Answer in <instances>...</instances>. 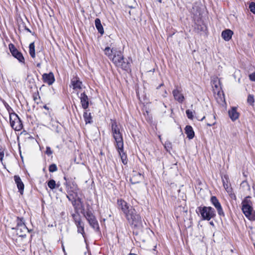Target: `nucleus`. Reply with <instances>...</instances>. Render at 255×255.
<instances>
[{
    "label": "nucleus",
    "instance_id": "obj_4",
    "mask_svg": "<svg viewBox=\"0 0 255 255\" xmlns=\"http://www.w3.org/2000/svg\"><path fill=\"white\" fill-rule=\"evenodd\" d=\"M16 226L15 227L12 228V230H16V234L21 238H25L26 233H29L30 231L27 228L25 224V221L23 217H17L16 220Z\"/></svg>",
    "mask_w": 255,
    "mask_h": 255
},
{
    "label": "nucleus",
    "instance_id": "obj_34",
    "mask_svg": "<svg viewBox=\"0 0 255 255\" xmlns=\"http://www.w3.org/2000/svg\"><path fill=\"white\" fill-rule=\"evenodd\" d=\"M57 170V167L55 164H52L49 167V171L50 172H54Z\"/></svg>",
    "mask_w": 255,
    "mask_h": 255
},
{
    "label": "nucleus",
    "instance_id": "obj_28",
    "mask_svg": "<svg viewBox=\"0 0 255 255\" xmlns=\"http://www.w3.org/2000/svg\"><path fill=\"white\" fill-rule=\"evenodd\" d=\"M77 227V232L79 233H81L83 235L84 234V224L82 222L80 223V225H76Z\"/></svg>",
    "mask_w": 255,
    "mask_h": 255
},
{
    "label": "nucleus",
    "instance_id": "obj_52",
    "mask_svg": "<svg viewBox=\"0 0 255 255\" xmlns=\"http://www.w3.org/2000/svg\"><path fill=\"white\" fill-rule=\"evenodd\" d=\"M210 224L211 225H212V226H214V223H213V222H210Z\"/></svg>",
    "mask_w": 255,
    "mask_h": 255
},
{
    "label": "nucleus",
    "instance_id": "obj_10",
    "mask_svg": "<svg viewBox=\"0 0 255 255\" xmlns=\"http://www.w3.org/2000/svg\"><path fill=\"white\" fill-rule=\"evenodd\" d=\"M82 83L77 78H74L71 81V86L73 87L74 91L73 93L80 96H86L85 91L82 90Z\"/></svg>",
    "mask_w": 255,
    "mask_h": 255
},
{
    "label": "nucleus",
    "instance_id": "obj_36",
    "mask_svg": "<svg viewBox=\"0 0 255 255\" xmlns=\"http://www.w3.org/2000/svg\"><path fill=\"white\" fill-rule=\"evenodd\" d=\"M186 114L187 116L188 119H191V120L193 119V113L191 111H190L189 110H187L186 111Z\"/></svg>",
    "mask_w": 255,
    "mask_h": 255
},
{
    "label": "nucleus",
    "instance_id": "obj_25",
    "mask_svg": "<svg viewBox=\"0 0 255 255\" xmlns=\"http://www.w3.org/2000/svg\"><path fill=\"white\" fill-rule=\"evenodd\" d=\"M29 52L30 55L32 58H35V45H34V42H32L29 44Z\"/></svg>",
    "mask_w": 255,
    "mask_h": 255
},
{
    "label": "nucleus",
    "instance_id": "obj_32",
    "mask_svg": "<svg viewBox=\"0 0 255 255\" xmlns=\"http://www.w3.org/2000/svg\"><path fill=\"white\" fill-rule=\"evenodd\" d=\"M78 206H81V208H82V211H83V209H84V205H83V202L82 201V199L80 198H78L77 199V200H76V206H74V207L76 209L77 208V207Z\"/></svg>",
    "mask_w": 255,
    "mask_h": 255
},
{
    "label": "nucleus",
    "instance_id": "obj_53",
    "mask_svg": "<svg viewBox=\"0 0 255 255\" xmlns=\"http://www.w3.org/2000/svg\"><path fill=\"white\" fill-rule=\"evenodd\" d=\"M205 118V116H204L201 120H200V121H202Z\"/></svg>",
    "mask_w": 255,
    "mask_h": 255
},
{
    "label": "nucleus",
    "instance_id": "obj_35",
    "mask_svg": "<svg viewBox=\"0 0 255 255\" xmlns=\"http://www.w3.org/2000/svg\"><path fill=\"white\" fill-rule=\"evenodd\" d=\"M250 11L254 14H255V2H252L249 5Z\"/></svg>",
    "mask_w": 255,
    "mask_h": 255
},
{
    "label": "nucleus",
    "instance_id": "obj_47",
    "mask_svg": "<svg viewBox=\"0 0 255 255\" xmlns=\"http://www.w3.org/2000/svg\"><path fill=\"white\" fill-rule=\"evenodd\" d=\"M43 108L45 110H49V108L46 105L43 106Z\"/></svg>",
    "mask_w": 255,
    "mask_h": 255
},
{
    "label": "nucleus",
    "instance_id": "obj_6",
    "mask_svg": "<svg viewBox=\"0 0 255 255\" xmlns=\"http://www.w3.org/2000/svg\"><path fill=\"white\" fill-rule=\"evenodd\" d=\"M204 220L209 221L216 216L215 211L211 207H199L198 211Z\"/></svg>",
    "mask_w": 255,
    "mask_h": 255
},
{
    "label": "nucleus",
    "instance_id": "obj_16",
    "mask_svg": "<svg viewBox=\"0 0 255 255\" xmlns=\"http://www.w3.org/2000/svg\"><path fill=\"white\" fill-rule=\"evenodd\" d=\"M118 208L121 209L125 214L129 208L128 204L124 200L121 199L117 201Z\"/></svg>",
    "mask_w": 255,
    "mask_h": 255
},
{
    "label": "nucleus",
    "instance_id": "obj_26",
    "mask_svg": "<svg viewBox=\"0 0 255 255\" xmlns=\"http://www.w3.org/2000/svg\"><path fill=\"white\" fill-rule=\"evenodd\" d=\"M67 198L68 200L71 202L73 206H76V200L73 194L69 193L66 195Z\"/></svg>",
    "mask_w": 255,
    "mask_h": 255
},
{
    "label": "nucleus",
    "instance_id": "obj_42",
    "mask_svg": "<svg viewBox=\"0 0 255 255\" xmlns=\"http://www.w3.org/2000/svg\"><path fill=\"white\" fill-rule=\"evenodd\" d=\"M224 188L228 193H230L232 191V188L230 187V185H226V186L224 187Z\"/></svg>",
    "mask_w": 255,
    "mask_h": 255
},
{
    "label": "nucleus",
    "instance_id": "obj_44",
    "mask_svg": "<svg viewBox=\"0 0 255 255\" xmlns=\"http://www.w3.org/2000/svg\"><path fill=\"white\" fill-rule=\"evenodd\" d=\"M40 98V97H33V100L35 102L37 103V104H38Z\"/></svg>",
    "mask_w": 255,
    "mask_h": 255
},
{
    "label": "nucleus",
    "instance_id": "obj_19",
    "mask_svg": "<svg viewBox=\"0 0 255 255\" xmlns=\"http://www.w3.org/2000/svg\"><path fill=\"white\" fill-rule=\"evenodd\" d=\"M185 132L187 135V137L190 139H192L194 137V131L191 126L187 125L185 127Z\"/></svg>",
    "mask_w": 255,
    "mask_h": 255
},
{
    "label": "nucleus",
    "instance_id": "obj_46",
    "mask_svg": "<svg viewBox=\"0 0 255 255\" xmlns=\"http://www.w3.org/2000/svg\"><path fill=\"white\" fill-rule=\"evenodd\" d=\"M184 99V97H183V96L178 97V100L180 102H182Z\"/></svg>",
    "mask_w": 255,
    "mask_h": 255
},
{
    "label": "nucleus",
    "instance_id": "obj_56",
    "mask_svg": "<svg viewBox=\"0 0 255 255\" xmlns=\"http://www.w3.org/2000/svg\"><path fill=\"white\" fill-rule=\"evenodd\" d=\"M64 179H65V180H66V177H64Z\"/></svg>",
    "mask_w": 255,
    "mask_h": 255
},
{
    "label": "nucleus",
    "instance_id": "obj_17",
    "mask_svg": "<svg viewBox=\"0 0 255 255\" xmlns=\"http://www.w3.org/2000/svg\"><path fill=\"white\" fill-rule=\"evenodd\" d=\"M42 78L44 82L47 83L48 85H51L55 80L54 75L52 72L48 74H44L42 75Z\"/></svg>",
    "mask_w": 255,
    "mask_h": 255
},
{
    "label": "nucleus",
    "instance_id": "obj_11",
    "mask_svg": "<svg viewBox=\"0 0 255 255\" xmlns=\"http://www.w3.org/2000/svg\"><path fill=\"white\" fill-rule=\"evenodd\" d=\"M8 46L9 50L12 56L16 58L19 62L24 63V58L22 53L18 51L13 44L11 43L9 44Z\"/></svg>",
    "mask_w": 255,
    "mask_h": 255
},
{
    "label": "nucleus",
    "instance_id": "obj_14",
    "mask_svg": "<svg viewBox=\"0 0 255 255\" xmlns=\"http://www.w3.org/2000/svg\"><path fill=\"white\" fill-rule=\"evenodd\" d=\"M14 180L18 189V191L21 195H22L24 191V185L23 183L22 182L21 178L18 175H14Z\"/></svg>",
    "mask_w": 255,
    "mask_h": 255
},
{
    "label": "nucleus",
    "instance_id": "obj_5",
    "mask_svg": "<svg viewBox=\"0 0 255 255\" xmlns=\"http://www.w3.org/2000/svg\"><path fill=\"white\" fill-rule=\"evenodd\" d=\"M112 60L116 66L120 67L124 70H126L129 67L128 62L125 61L124 56L120 51L115 52Z\"/></svg>",
    "mask_w": 255,
    "mask_h": 255
},
{
    "label": "nucleus",
    "instance_id": "obj_20",
    "mask_svg": "<svg viewBox=\"0 0 255 255\" xmlns=\"http://www.w3.org/2000/svg\"><path fill=\"white\" fill-rule=\"evenodd\" d=\"M118 152L121 156L122 162L124 164L126 165L128 163L127 156L124 152V145L123 146V149L121 151L118 148H117Z\"/></svg>",
    "mask_w": 255,
    "mask_h": 255
},
{
    "label": "nucleus",
    "instance_id": "obj_50",
    "mask_svg": "<svg viewBox=\"0 0 255 255\" xmlns=\"http://www.w3.org/2000/svg\"><path fill=\"white\" fill-rule=\"evenodd\" d=\"M219 97L221 98V100H223L222 99H223L224 102H225V96H223V97Z\"/></svg>",
    "mask_w": 255,
    "mask_h": 255
},
{
    "label": "nucleus",
    "instance_id": "obj_54",
    "mask_svg": "<svg viewBox=\"0 0 255 255\" xmlns=\"http://www.w3.org/2000/svg\"><path fill=\"white\" fill-rule=\"evenodd\" d=\"M163 85V84H161L160 85H159V87H161Z\"/></svg>",
    "mask_w": 255,
    "mask_h": 255
},
{
    "label": "nucleus",
    "instance_id": "obj_33",
    "mask_svg": "<svg viewBox=\"0 0 255 255\" xmlns=\"http://www.w3.org/2000/svg\"><path fill=\"white\" fill-rule=\"evenodd\" d=\"M222 179L224 187H226V185H229L228 184L229 178L227 175H225L223 177H222Z\"/></svg>",
    "mask_w": 255,
    "mask_h": 255
},
{
    "label": "nucleus",
    "instance_id": "obj_12",
    "mask_svg": "<svg viewBox=\"0 0 255 255\" xmlns=\"http://www.w3.org/2000/svg\"><path fill=\"white\" fill-rule=\"evenodd\" d=\"M210 200L212 204L216 208L219 215L224 216L225 215L222 207L217 197L216 196H212Z\"/></svg>",
    "mask_w": 255,
    "mask_h": 255
},
{
    "label": "nucleus",
    "instance_id": "obj_23",
    "mask_svg": "<svg viewBox=\"0 0 255 255\" xmlns=\"http://www.w3.org/2000/svg\"><path fill=\"white\" fill-rule=\"evenodd\" d=\"M83 118L86 124H91L93 122L91 114L90 113H88L87 111L84 112L83 114Z\"/></svg>",
    "mask_w": 255,
    "mask_h": 255
},
{
    "label": "nucleus",
    "instance_id": "obj_1",
    "mask_svg": "<svg viewBox=\"0 0 255 255\" xmlns=\"http://www.w3.org/2000/svg\"><path fill=\"white\" fill-rule=\"evenodd\" d=\"M124 214L129 223L135 227L139 229L143 227L140 216L137 214L136 210L132 207H130Z\"/></svg>",
    "mask_w": 255,
    "mask_h": 255
},
{
    "label": "nucleus",
    "instance_id": "obj_51",
    "mask_svg": "<svg viewBox=\"0 0 255 255\" xmlns=\"http://www.w3.org/2000/svg\"><path fill=\"white\" fill-rule=\"evenodd\" d=\"M253 189H254V196L255 197V186H253Z\"/></svg>",
    "mask_w": 255,
    "mask_h": 255
},
{
    "label": "nucleus",
    "instance_id": "obj_24",
    "mask_svg": "<svg viewBox=\"0 0 255 255\" xmlns=\"http://www.w3.org/2000/svg\"><path fill=\"white\" fill-rule=\"evenodd\" d=\"M80 99L82 108L85 110L88 109L89 105L88 97H81Z\"/></svg>",
    "mask_w": 255,
    "mask_h": 255
},
{
    "label": "nucleus",
    "instance_id": "obj_48",
    "mask_svg": "<svg viewBox=\"0 0 255 255\" xmlns=\"http://www.w3.org/2000/svg\"><path fill=\"white\" fill-rule=\"evenodd\" d=\"M25 29L26 30H27L28 32H29L30 33H31V30L28 28H27L26 27H25Z\"/></svg>",
    "mask_w": 255,
    "mask_h": 255
},
{
    "label": "nucleus",
    "instance_id": "obj_13",
    "mask_svg": "<svg viewBox=\"0 0 255 255\" xmlns=\"http://www.w3.org/2000/svg\"><path fill=\"white\" fill-rule=\"evenodd\" d=\"M228 114L231 120L234 122L239 119L240 114L237 112V108L233 107L228 111Z\"/></svg>",
    "mask_w": 255,
    "mask_h": 255
},
{
    "label": "nucleus",
    "instance_id": "obj_41",
    "mask_svg": "<svg viewBox=\"0 0 255 255\" xmlns=\"http://www.w3.org/2000/svg\"><path fill=\"white\" fill-rule=\"evenodd\" d=\"M213 120H214V121L213 122H212V123H207V125L208 126H209V127H211V126H214V125L216 124V122H215V120H216V116H215V115H214V116H213Z\"/></svg>",
    "mask_w": 255,
    "mask_h": 255
},
{
    "label": "nucleus",
    "instance_id": "obj_40",
    "mask_svg": "<svg viewBox=\"0 0 255 255\" xmlns=\"http://www.w3.org/2000/svg\"><path fill=\"white\" fill-rule=\"evenodd\" d=\"M52 153L53 152L51 149V148L49 146H47L46 149V154H47L48 155H50L52 154Z\"/></svg>",
    "mask_w": 255,
    "mask_h": 255
},
{
    "label": "nucleus",
    "instance_id": "obj_15",
    "mask_svg": "<svg viewBox=\"0 0 255 255\" xmlns=\"http://www.w3.org/2000/svg\"><path fill=\"white\" fill-rule=\"evenodd\" d=\"M142 176L141 174L138 172H133L131 176L130 177V182L132 184H135L140 182L142 180Z\"/></svg>",
    "mask_w": 255,
    "mask_h": 255
},
{
    "label": "nucleus",
    "instance_id": "obj_37",
    "mask_svg": "<svg viewBox=\"0 0 255 255\" xmlns=\"http://www.w3.org/2000/svg\"><path fill=\"white\" fill-rule=\"evenodd\" d=\"M248 97V99H247L248 103L251 105H253V104L255 102V100H254V97Z\"/></svg>",
    "mask_w": 255,
    "mask_h": 255
},
{
    "label": "nucleus",
    "instance_id": "obj_7",
    "mask_svg": "<svg viewBox=\"0 0 255 255\" xmlns=\"http://www.w3.org/2000/svg\"><path fill=\"white\" fill-rule=\"evenodd\" d=\"M81 213L84 215L92 228L96 231L99 230V226L98 221L91 211L88 210V211L85 212V209H83V211H81Z\"/></svg>",
    "mask_w": 255,
    "mask_h": 255
},
{
    "label": "nucleus",
    "instance_id": "obj_29",
    "mask_svg": "<svg viewBox=\"0 0 255 255\" xmlns=\"http://www.w3.org/2000/svg\"><path fill=\"white\" fill-rule=\"evenodd\" d=\"M241 187L242 188L245 190H250V186L248 183V182L246 181H243L241 183Z\"/></svg>",
    "mask_w": 255,
    "mask_h": 255
},
{
    "label": "nucleus",
    "instance_id": "obj_8",
    "mask_svg": "<svg viewBox=\"0 0 255 255\" xmlns=\"http://www.w3.org/2000/svg\"><path fill=\"white\" fill-rule=\"evenodd\" d=\"M9 121L10 126L14 130L20 131L22 128V121L16 114H10Z\"/></svg>",
    "mask_w": 255,
    "mask_h": 255
},
{
    "label": "nucleus",
    "instance_id": "obj_2",
    "mask_svg": "<svg viewBox=\"0 0 255 255\" xmlns=\"http://www.w3.org/2000/svg\"><path fill=\"white\" fill-rule=\"evenodd\" d=\"M111 128L113 135L116 141V148L121 151L123 149L124 141L122 134L120 131V126L115 121L111 120Z\"/></svg>",
    "mask_w": 255,
    "mask_h": 255
},
{
    "label": "nucleus",
    "instance_id": "obj_38",
    "mask_svg": "<svg viewBox=\"0 0 255 255\" xmlns=\"http://www.w3.org/2000/svg\"><path fill=\"white\" fill-rule=\"evenodd\" d=\"M173 96H178L179 95V96H182V94H180V91L177 88L176 89H175L173 91Z\"/></svg>",
    "mask_w": 255,
    "mask_h": 255
},
{
    "label": "nucleus",
    "instance_id": "obj_39",
    "mask_svg": "<svg viewBox=\"0 0 255 255\" xmlns=\"http://www.w3.org/2000/svg\"><path fill=\"white\" fill-rule=\"evenodd\" d=\"M249 77L251 81L255 82V71L253 73L250 74Z\"/></svg>",
    "mask_w": 255,
    "mask_h": 255
},
{
    "label": "nucleus",
    "instance_id": "obj_43",
    "mask_svg": "<svg viewBox=\"0 0 255 255\" xmlns=\"http://www.w3.org/2000/svg\"><path fill=\"white\" fill-rule=\"evenodd\" d=\"M3 156H4V151L0 147V160L1 161H2Z\"/></svg>",
    "mask_w": 255,
    "mask_h": 255
},
{
    "label": "nucleus",
    "instance_id": "obj_55",
    "mask_svg": "<svg viewBox=\"0 0 255 255\" xmlns=\"http://www.w3.org/2000/svg\"><path fill=\"white\" fill-rule=\"evenodd\" d=\"M159 2L160 3L162 2V0H159Z\"/></svg>",
    "mask_w": 255,
    "mask_h": 255
},
{
    "label": "nucleus",
    "instance_id": "obj_9",
    "mask_svg": "<svg viewBox=\"0 0 255 255\" xmlns=\"http://www.w3.org/2000/svg\"><path fill=\"white\" fill-rule=\"evenodd\" d=\"M211 84L214 95L224 96L220 79L217 77H213L211 80Z\"/></svg>",
    "mask_w": 255,
    "mask_h": 255
},
{
    "label": "nucleus",
    "instance_id": "obj_45",
    "mask_svg": "<svg viewBox=\"0 0 255 255\" xmlns=\"http://www.w3.org/2000/svg\"><path fill=\"white\" fill-rule=\"evenodd\" d=\"M171 147V143L169 142H166L165 144V148H166L167 149V148H170Z\"/></svg>",
    "mask_w": 255,
    "mask_h": 255
},
{
    "label": "nucleus",
    "instance_id": "obj_57",
    "mask_svg": "<svg viewBox=\"0 0 255 255\" xmlns=\"http://www.w3.org/2000/svg\"><path fill=\"white\" fill-rule=\"evenodd\" d=\"M138 99H139V100H140V97H138Z\"/></svg>",
    "mask_w": 255,
    "mask_h": 255
},
{
    "label": "nucleus",
    "instance_id": "obj_22",
    "mask_svg": "<svg viewBox=\"0 0 255 255\" xmlns=\"http://www.w3.org/2000/svg\"><path fill=\"white\" fill-rule=\"evenodd\" d=\"M117 51L114 48L111 49L110 47H106L104 50L105 54L108 56L110 59L113 57V55L115 54V52Z\"/></svg>",
    "mask_w": 255,
    "mask_h": 255
},
{
    "label": "nucleus",
    "instance_id": "obj_27",
    "mask_svg": "<svg viewBox=\"0 0 255 255\" xmlns=\"http://www.w3.org/2000/svg\"><path fill=\"white\" fill-rule=\"evenodd\" d=\"M72 217L75 224L80 225V223L82 222L80 215L79 214H73Z\"/></svg>",
    "mask_w": 255,
    "mask_h": 255
},
{
    "label": "nucleus",
    "instance_id": "obj_30",
    "mask_svg": "<svg viewBox=\"0 0 255 255\" xmlns=\"http://www.w3.org/2000/svg\"><path fill=\"white\" fill-rule=\"evenodd\" d=\"M48 186L51 189H54L56 188V184L54 180L51 179L48 182Z\"/></svg>",
    "mask_w": 255,
    "mask_h": 255
},
{
    "label": "nucleus",
    "instance_id": "obj_21",
    "mask_svg": "<svg viewBox=\"0 0 255 255\" xmlns=\"http://www.w3.org/2000/svg\"><path fill=\"white\" fill-rule=\"evenodd\" d=\"M95 26L99 32L103 34L104 32V28L99 18H96L95 20Z\"/></svg>",
    "mask_w": 255,
    "mask_h": 255
},
{
    "label": "nucleus",
    "instance_id": "obj_18",
    "mask_svg": "<svg viewBox=\"0 0 255 255\" xmlns=\"http://www.w3.org/2000/svg\"><path fill=\"white\" fill-rule=\"evenodd\" d=\"M233 34V32L228 29L222 31V37L225 41H228L231 39Z\"/></svg>",
    "mask_w": 255,
    "mask_h": 255
},
{
    "label": "nucleus",
    "instance_id": "obj_49",
    "mask_svg": "<svg viewBox=\"0 0 255 255\" xmlns=\"http://www.w3.org/2000/svg\"><path fill=\"white\" fill-rule=\"evenodd\" d=\"M65 185L66 186V187H68L70 185V183L69 182L66 181L65 183Z\"/></svg>",
    "mask_w": 255,
    "mask_h": 255
},
{
    "label": "nucleus",
    "instance_id": "obj_3",
    "mask_svg": "<svg viewBox=\"0 0 255 255\" xmlns=\"http://www.w3.org/2000/svg\"><path fill=\"white\" fill-rule=\"evenodd\" d=\"M250 197H246L242 202V210L245 216L250 221H255V211L252 207Z\"/></svg>",
    "mask_w": 255,
    "mask_h": 255
},
{
    "label": "nucleus",
    "instance_id": "obj_31",
    "mask_svg": "<svg viewBox=\"0 0 255 255\" xmlns=\"http://www.w3.org/2000/svg\"><path fill=\"white\" fill-rule=\"evenodd\" d=\"M4 105V107H5V108L6 109L8 114H9V115L10 116V114H14L15 113L13 111V110L12 109V108L8 105V104L5 102V101H2Z\"/></svg>",
    "mask_w": 255,
    "mask_h": 255
}]
</instances>
